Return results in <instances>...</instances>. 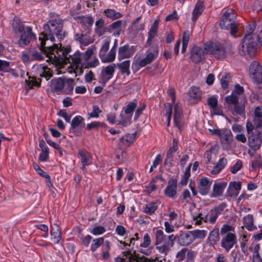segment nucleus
Returning a JSON list of instances; mask_svg holds the SVG:
<instances>
[{"label": "nucleus", "instance_id": "13d9d810", "mask_svg": "<svg viewBox=\"0 0 262 262\" xmlns=\"http://www.w3.org/2000/svg\"><path fill=\"white\" fill-rule=\"evenodd\" d=\"M219 215V214L214 209L211 210L207 214L209 223L211 224L215 223Z\"/></svg>", "mask_w": 262, "mask_h": 262}, {"label": "nucleus", "instance_id": "4be33fe9", "mask_svg": "<svg viewBox=\"0 0 262 262\" xmlns=\"http://www.w3.org/2000/svg\"><path fill=\"white\" fill-rule=\"evenodd\" d=\"M241 182L232 181L229 183L227 193L228 196L236 197L238 195L239 190L241 189Z\"/></svg>", "mask_w": 262, "mask_h": 262}, {"label": "nucleus", "instance_id": "473e14b6", "mask_svg": "<svg viewBox=\"0 0 262 262\" xmlns=\"http://www.w3.org/2000/svg\"><path fill=\"white\" fill-rule=\"evenodd\" d=\"M204 10L203 2L199 1L196 3L192 12V19L195 21L201 14Z\"/></svg>", "mask_w": 262, "mask_h": 262}, {"label": "nucleus", "instance_id": "c9c22d12", "mask_svg": "<svg viewBox=\"0 0 262 262\" xmlns=\"http://www.w3.org/2000/svg\"><path fill=\"white\" fill-rule=\"evenodd\" d=\"M76 40L84 46H88L93 41L92 37L86 34H77Z\"/></svg>", "mask_w": 262, "mask_h": 262}, {"label": "nucleus", "instance_id": "8fccbe9b", "mask_svg": "<svg viewBox=\"0 0 262 262\" xmlns=\"http://www.w3.org/2000/svg\"><path fill=\"white\" fill-rule=\"evenodd\" d=\"M191 164H190L185 170L184 174L182 176V178L180 181V184L182 185H185L187 184L188 179L190 176V168Z\"/></svg>", "mask_w": 262, "mask_h": 262}, {"label": "nucleus", "instance_id": "bf43d9fd", "mask_svg": "<svg viewBox=\"0 0 262 262\" xmlns=\"http://www.w3.org/2000/svg\"><path fill=\"white\" fill-rule=\"evenodd\" d=\"M105 231L106 230L104 227L98 226L94 227L91 231V233L94 235H99L104 233Z\"/></svg>", "mask_w": 262, "mask_h": 262}, {"label": "nucleus", "instance_id": "4c0bfd02", "mask_svg": "<svg viewBox=\"0 0 262 262\" xmlns=\"http://www.w3.org/2000/svg\"><path fill=\"white\" fill-rule=\"evenodd\" d=\"M116 58V50L112 47L110 51L104 55L101 60L103 63H108L113 61Z\"/></svg>", "mask_w": 262, "mask_h": 262}, {"label": "nucleus", "instance_id": "2f4dec72", "mask_svg": "<svg viewBox=\"0 0 262 262\" xmlns=\"http://www.w3.org/2000/svg\"><path fill=\"white\" fill-rule=\"evenodd\" d=\"M74 82L73 79H64V86L61 93L66 94H72L74 89Z\"/></svg>", "mask_w": 262, "mask_h": 262}, {"label": "nucleus", "instance_id": "a18cd8bd", "mask_svg": "<svg viewBox=\"0 0 262 262\" xmlns=\"http://www.w3.org/2000/svg\"><path fill=\"white\" fill-rule=\"evenodd\" d=\"M118 67L122 74H126L127 75H129L130 74V60H126L123 61L118 65Z\"/></svg>", "mask_w": 262, "mask_h": 262}, {"label": "nucleus", "instance_id": "5fc2aeb1", "mask_svg": "<svg viewBox=\"0 0 262 262\" xmlns=\"http://www.w3.org/2000/svg\"><path fill=\"white\" fill-rule=\"evenodd\" d=\"M158 179V177L153 179L146 186V190L148 194H150L152 191H155L157 189L156 183H157Z\"/></svg>", "mask_w": 262, "mask_h": 262}, {"label": "nucleus", "instance_id": "052dcab7", "mask_svg": "<svg viewBox=\"0 0 262 262\" xmlns=\"http://www.w3.org/2000/svg\"><path fill=\"white\" fill-rule=\"evenodd\" d=\"M187 251L188 249L185 248L177 253L176 258L178 262H181L185 259Z\"/></svg>", "mask_w": 262, "mask_h": 262}, {"label": "nucleus", "instance_id": "0eeeda50", "mask_svg": "<svg viewBox=\"0 0 262 262\" xmlns=\"http://www.w3.org/2000/svg\"><path fill=\"white\" fill-rule=\"evenodd\" d=\"M204 50L206 53L211 54L219 59H223L227 56V51L225 48L218 43L210 42L206 43Z\"/></svg>", "mask_w": 262, "mask_h": 262}, {"label": "nucleus", "instance_id": "2eb2a0df", "mask_svg": "<svg viewBox=\"0 0 262 262\" xmlns=\"http://www.w3.org/2000/svg\"><path fill=\"white\" fill-rule=\"evenodd\" d=\"M212 181L207 177L201 178L198 184L197 188L199 192L202 195H207L210 189Z\"/></svg>", "mask_w": 262, "mask_h": 262}, {"label": "nucleus", "instance_id": "774afa93", "mask_svg": "<svg viewBox=\"0 0 262 262\" xmlns=\"http://www.w3.org/2000/svg\"><path fill=\"white\" fill-rule=\"evenodd\" d=\"M253 123L256 127H262V116H254L253 117Z\"/></svg>", "mask_w": 262, "mask_h": 262}, {"label": "nucleus", "instance_id": "7c9ffc66", "mask_svg": "<svg viewBox=\"0 0 262 262\" xmlns=\"http://www.w3.org/2000/svg\"><path fill=\"white\" fill-rule=\"evenodd\" d=\"M40 84V80L36 77L29 76L28 79L26 80V90L29 91V90L34 87H38Z\"/></svg>", "mask_w": 262, "mask_h": 262}, {"label": "nucleus", "instance_id": "69168bd1", "mask_svg": "<svg viewBox=\"0 0 262 262\" xmlns=\"http://www.w3.org/2000/svg\"><path fill=\"white\" fill-rule=\"evenodd\" d=\"M262 167V157L260 156V158H255V160L251 162V167L253 170H255L257 167Z\"/></svg>", "mask_w": 262, "mask_h": 262}, {"label": "nucleus", "instance_id": "4d7b16f0", "mask_svg": "<svg viewBox=\"0 0 262 262\" xmlns=\"http://www.w3.org/2000/svg\"><path fill=\"white\" fill-rule=\"evenodd\" d=\"M137 104V103L136 100L129 102L127 105L124 108L125 113L127 114L132 113L134 109L136 108Z\"/></svg>", "mask_w": 262, "mask_h": 262}, {"label": "nucleus", "instance_id": "cd10ccee", "mask_svg": "<svg viewBox=\"0 0 262 262\" xmlns=\"http://www.w3.org/2000/svg\"><path fill=\"white\" fill-rule=\"evenodd\" d=\"M64 86V79L58 78L52 79L51 82L52 89L58 93L62 92Z\"/></svg>", "mask_w": 262, "mask_h": 262}, {"label": "nucleus", "instance_id": "e2e57ef3", "mask_svg": "<svg viewBox=\"0 0 262 262\" xmlns=\"http://www.w3.org/2000/svg\"><path fill=\"white\" fill-rule=\"evenodd\" d=\"M243 167V162L241 160H238L233 166L230 168V172L232 173H236Z\"/></svg>", "mask_w": 262, "mask_h": 262}, {"label": "nucleus", "instance_id": "0e129e2a", "mask_svg": "<svg viewBox=\"0 0 262 262\" xmlns=\"http://www.w3.org/2000/svg\"><path fill=\"white\" fill-rule=\"evenodd\" d=\"M99 63V62L98 59L96 57H94L92 58L90 61L89 60L87 62H86L84 67L87 68H95L98 66Z\"/></svg>", "mask_w": 262, "mask_h": 262}, {"label": "nucleus", "instance_id": "c03bdc74", "mask_svg": "<svg viewBox=\"0 0 262 262\" xmlns=\"http://www.w3.org/2000/svg\"><path fill=\"white\" fill-rule=\"evenodd\" d=\"M104 241V239L103 237L93 239L91 246V251L92 252L96 251L103 244Z\"/></svg>", "mask_w": 262, "mask_h": 262}, {"label": "nucleus", "instance_id": "6e6552de", "mask_svg": "<svg viewBox=\"0 0 262 262\" xmlns=\"http://www.w3.org/2000/svg\"><path fill=\"white\" fill-rule=\"evenodd\" d=\"M212 134L219 137L222 144L226 148L229 147L233 141V136L230 130L227 128L223 129H209Z\"/></svg>", "mask_w": 262, "mask_h": 262}, {"label": "nucleus", "instance_id": "a211bd4d", "mask_svg": "<svg viewBox=\"0 0 262 262\" xmlns=\"http://www.w3.org/2000/svg\"><path fill=\"white\" fill-rule=\"evenodd\" d=\"M78 155L81 159L82 169L84 170L85 169L86 166L92 164V155L89 152L84 149L79 150Z\"/></svg>", "mask_w": 262, "mask_h": 262}, {"label": "nucleus", "instance_id": "09e8293b", "mask_svg": "<svg viewBox=\"0 0 262 262\" xmlns=\"http://www.w3.org/2000/svg\"><path fill=\"white\" fill-rule=\"evenodd\" d=\"M158 208V205L156 203H149L144 207V212L146 214H152Z\"/></svg>", "mask_w": 262, "mask_h": 262}, {"label": "nucleus", "instance_id": "338daca9", "mask_svg": "<svg viewBox=\"0 0 262 262\" xmlns=\"http://www.w3.org/2000/svg\"><path fill=\"white\" fill-rule=\"evenodd\" d=\"M244 93V88L243 86L239 85V84H236L235 85V89L232 92V94H234L235 95L238 96L242 99V95Z\"/></svg>", "mask_w": 262, "mask_h": 262}, {"label": "nucleus", "instance_id": "680f3d73", "mask_svg": "<svg viewBox=\"0 0 262 262\" xmlns=\"http://www.w3.org/2000/svg\"><path fill=\"white\" fill-rule=\"evenodd\" d=\"M207 103L212 109H215L217 105V96L213 95L209 97L207 100Z\"/></svg>", "mask_w": 262, "mask_h": 262}, {"label": "nucleus", "instance_id": "49530a36", "mask_svg": "<svg viewBox=\"0 0 262 262\" xmlns=\"http://www.w3.org/2000/svg\"><path fill=\"white\" fill-rule=\"evenodd\" d=\"M159 22V19H156L154 24L151 25L150 30L148 32V40L151 39L156 36Z\"/></svg>", "mask_w": 262, "mask_h": 262}, {"label": "nucleus", "instance_id": "f3484780", "mask_svg": "<svg viewBox=\"0 0 262 262\" xmlns=\"http://www.w3.org/2000/svg\"><path fill=\"white\" fill-rule=\"evenodd\" d=\"M116 65L114 63L109 64L101 72V80L103 83H106L114 75L115 71Z\"/></svg>", "mask_w": 262, "mask_h": 262}, {"label": "nucleus", "instance_id": "c85d7f7f", "mask_svg": "<svg viewBox=\"0 0 262 262\" xmlns=\"http://www.w3.org/2000/svg\"><path fill=\"white\" fill-rule=\"evenodd\" d=\"M104 20L100 18L95 22V32L98 36L103 35L106 32V28L104 27Z\"/></svg>", "mask_w": 262, "mask_h": 262}, {"label": "nucleus", "instance_id": "20e7f679", "mask_svg": "<svg viewBox=\"0 0 262 262\" xmlns=\"http://www.w3.org/2000/svg\"><path fill=\"white\" fill-rule=\"evenodd\" d=\"M221 246L228 252L237 243L234 227L228 224L223 225L221 228Z\"/></svg>", "mask_w": 262, "mask_h": 262}, {"label": "nucleus", "instance_id": "bb28decb", "mask_svg": "<svg viewBox=\"0 0 262 262\" xmlns=\"http://www.w3.org/2000/svg\"><path fill=\"white\" fill-rule=\"evenodd\" d=\"M140 19V16L137 17L132 23L129 29L130 33L134 35H137L140 31H142L144 29V25L143 24H139Z\"/></svg>", "mask_w": 262, "mask_h": 262}, {"label": "nucleus", "instance_id": "603ef678", "mask_svg": "<svg viewBox=\"0 0 262 262\" xmlns=\"http://www.w3.org/2000/svg\"><path fill=\"white\" fill-rule=\"evenodd\" d=\"M176 152V151H173V150L169 148L166 153V158L164 161L165 165H169V166H171L172 165L173 161V157L174 155V153Z\"/></svg>", "mask_w": 262, "mask_h": 262}, {"label": "nucleus", "instance_id": "1a4fd4ad", "mask_svg": "<svg viewBox=\"0 0 262 262\" xmlns=\"http://www.w3.org/2000/svg\"><path fill=\"white\" fill-rule=\"evenodd\" d=\"M123 257L118 256L115 258L116 262H151L148 258L145 256L139 257L136 251L133 252L128 250L122 252Z\"/></svg>", "mask_w": 262, "mask_h": 262}, {"label": "nucleus", "instance_id": "7ed1b4c3", "mask_svg": "<svg viewBox=\"0 0 262 262\" xmlns=\"http://www.w3.org/2000/svg\"><path fill=\"white\" fill-rule=\"evenodd\" d=\"M12 27L13 31L19 37L17 43L19 47L24 48L28 46L32 40L36 39V35L33 32L32 27L25 26L18 18L14 19Z\"/></svg>", "mask_w": 262, "mask_h": 262}, {"label": "nucleus", "instance_id": "9b49d317", "mask_svg": "<svg viewBox=\"0 0 262 262\" xmlns=\"http://www.w3.org/2000/svg\"><path fill=\"white\" fill-rule=\"evenodd\" d=\"M158 55V52L157 50L149 49L146 51V56L144 58L135 59L133 66L138 68H142L150 63L155 60Z\"/></svg>", "mask_w": 262, "mask_h": 262}, {"label": "nucleus", "instance_id": "f257e3e1", "mask_svg": "<svg viewBox=\"0 0 262 262\" xmlns=\"http://www.w3.org/2000/svg\"><path fill=\"white\" fill-rule=\"evenodd\" d=\"M71 50L70 47H67L63 49L61 44L54 45V47L48 48L47 56L54 64H63L69 62L76 68H79L80 66L82 67L83 61L82 58V53L79 51H76L70 58H68V54Z\"/></svg>", "mask_w": 262, "mask_h": 262}, {"label": "nucleus", "instance_id": "f8f14e48", "mask_svg": "<svg viewBox=\"0 0 262 262\" xmlns=\"http://www.w3.org/2000/svg\"><path fill=\"white\" fill-rule=\"evenodd\" d=\"M132 116H107V119L112 124L127 126L131 123Z\"/></svg>", "mask_w": 262, "mask_h": 262}, {"label": "nucleus", "instance_id": "f03ea898", "mask_svg": "<svg viewBox=\"0 0 262 262\" xmlns=\"http://www.w3.org/2000/svg\"><path fill=\"white\" fill-rule=\"evenodd\" d=\"M63 23L62 20L57 16L54 19H52L43 26L45 32L39 34V40L40 41L41 49L47 55L48 48L54 47L55 43L46 47L47 42L50 41L53 43L55 41V36L59 41H61L64 37V32L62 31Z\"/></svg>", "mask_w": 262, "mask_h": 262}, {"label": "nucleus", "instance_id": "e433bc0d", "mask_svg": "<svg viewBox=\"0 0 262 262\" xmlns=\"http://www.w3.org/2000/svg\"><path fill=\"white\" fill-rule=\"evenodd\" d=\"M104 14L107 18L112 20H115L120 18L123 16V15L118 12H116L113 9H107L104 11Z\"/></svg>", "mask_w": 262, "mask_h": 262}, {"label": "nucleus", "instance_id": "423d86ee", "mask_svg": "<svg viewBox=\"0 0 262 262\" xmlns=\"http://www.w3.org/2000/svg\"><path fill=\"white\" fill-rule=\"evenodd\" d=\"M256 35L253 33H247L242 39V46L239 51L242 54L246 53L250 56H254L257 51V42L256 41Z\"/></svg>", "mask_w": 262, "mask_h": 262}, {"label": "nucleus", "instance_id": "864d4df0", "mask_svg": "<svg viewBox=\"0 0 262 262\" xmlns=\"http://www.w3.org/2000/svg\"><path fill=\"white\" fill-rule=\"evenodd\" d=\"M93 54V50L91 48H88L84 53H82V58L83 61L82 63V67L85 65V63L87 62L92 57Z\"/></svg>", "mask_w": 262, "mask_h": 262}, {"label": "nucleus", "instance_id": "b1692460", "mask_svg": "<svg viewBox=\"0 0 262 262\" xmlns=\"http://www.w3.org/2000/svg\"><path fill=\"white\" fill-rule=\"evenodd\" d=\"M227 186V182H222L220 183H215L213 187V193L211 194V197L220 196L223 195V192L225 188Z\"/></svg>", "mask_w": 262, "mask_h": 262}, {"label": "nucleus", "instance_id": "37998d69", "mask_svg": "<svg viewBox=\"0 0 262 262\" xmlns=\"http://www.w3.org/2000/svg\"><path fill=\"white\" fill-rule=\"evenodd\" d=\"M239 99H241V98L239 96L231 93V95L225 97V102L228 105H235L238 103Z\"/></svg>", "mask_w": 262, "mask_h": 262}, {"label": "nucleus", "instance_id": "c756f323", "mask_svg": "<svg viewBox=\"0 0 262 262\" xmlns=\"http://www.w3.org/2000/svg\"><path fill=\"white\" fill-rule=\"evenodd\" d=\"M244 225L249 231H253L257 229V227L254 225V220L253 215L248 214L243 217Z\"/></svg>", "mask_w": 262, "mask_h": 262}, {"label": "nucleus", "instance_id": "72a5a7b5", "mask_svg": "<svg viewBox=\"0 0 262 262\" xmlns=\"http://www.w3.org/2000/svg\"><path fill=\"white\" fill-rule=\"evenodd\" d=\"M208 240L212 245H216L220 241V230L216 228L212 230L208 236Z\"/></svg>", "mask_w": 262, "mask_h": 262}, {"label": "nucleus", "instance_id": "aec40b11", "mask_svg": "<svg viewBox=\"0 0 262 262\" xmlns=\"http://www.w3.org/2000/svg\"><path fill=\"white\" fill-rule=\"evenodd\" d=\"M190 57L192 61L195 63L201 62L204 58L203 50L199 47H193L191 51Z\"/></svg>", "mask_w": 262, "mask_h": 262}, {"label": "nucleus", "instance_id": "58836bf2", "mask_svg": "<svg viewBox=\"0 0 262 262\" xmlns=\"http://www.w3.org/2000/svg\"><path fill=\"white\" fill-rule=\"evenodd\" d=\"M84 124V119L81 116H76L71 121L70 130H74L78 127H82Z\"/></svg>", "mask_w": 262, "mask_h": 262}, {"label": "nucleus", "instance_id": "a878e982", "mask_svg": "<svg viewBox=\"0 0 262 262\" xmlns=\"http://www.w3.org/2000/svg\"><path fill=\"white\" fill-rule=\"evenodd\" d=\"M191 231L183 232L180 234L179 237V242L181 246H188L193 242Z\"/></svg>", "mask_w": 262, "mask_h": 262}, {"label": "nucleus", "instance_id": "3c124183", "mask_svg": "<svg viewBox=\"0 0 262 262\" xmlns=\"http://www.w3.org/2000/svg\"><path fill=\"white\" fill-rule=\"evenodd\" d=\"M231 80V75L229 73H224L222 75L221 83L224 89L228 88V83Z\"/></svg>", "mask_w": 262, "mask_h": 262}, {"label": "nucleus", "instance_id": "f704fd0d", "mask_svg": "<svg viewBox=\"0 0 262 262\" xmlns=\"http://www.w3.org/2000/svg\"><path fill=\"white\" fill-rule=\"evenodd\" d=\"M110 42L111 38L110 37H106L103 40L101 47L99 53L100 59L104 57V55L107 53L110 48Z\"/></svg>", "mask_w": 262, "mask_h": 262}, {"label": "nucleus", "instance_id": "79ce46f5", "mask_svg": "<svg viewBox=\"0 0 262 262\" xmlns=\"http://www.w3.org/2000/svg\"><path fill=\"white\" fill-rule=\"evenodd\" d=\"M136 138V133L129 134L125 135L120 138V141L125 146H128L132 144Z\"/></svg>", "mask_w": 262, "mask_h": 262}, {"label": "nucleus", "instance_id": "6ab92c4d", "mask_svg": "<svg viewBox=\"0 0 262 262\" xmlns=\"http://www.w3.org/2000/svg\"><path fill=\"white\" fill-rule=\"evenodd\" d=\"M77 19L81 26L86 30L90 29L94 22L93 17L90 14L79 16Z\"/></svg>", "mask_w": 262, "mask_h": 262}, {"label": "nucleus", "instance_id": "4468645a", "mask_svg": "<svg viewBox=\"0 0 262 262\" xmlns=\"http://www.w3.org/2000/svg\"><path fill=\"white\" fill-rule=\"evenodd\" d=\"M249 146L254 150H258L261 144V133L255 130L254 133L249 135L248 137Z\"/></svg>", "mask_w": 262, "mask_h": 262}, {"label": "nucleus", "instance_id": "de8ad7c7", "mask_svg": "<svg viewBox=\"0 0 262 262\" xmlns=\"http://www.w3.org/2000/svg\"><path fill=\"white\" fill-rule=\"evenodd\" d=\"M246 102V99L245 98H243V100H241L240 103H237L235 105H234V110L235 113L237 114L238 115H242L245 113V104Z\"/></svg>", "mask_w": 262, "mask_h": 262}, {"label": "nucleus", "instance_id": "6e6d98bb", "mask_svg": "<svg viewBox=\"0 0 262 262\" xmlns=\"http://www.w3.org/2000/svg\"><path fill=\"white\" fill-rule=\"evenodd\" d=\"M156 249L161 253H164L166 255L168 252L170 250V245L168 244L164 243L162 245L157 246Z\"/></svg>", "mask_w": 262, "mask_h": 262}, {"label": "nucleus", "instance_id": "5701e85b", "mask_svg": "<svg viewBox=\"0 0 262 262\" xmlns=\"http://www.w3.org/2000/svg\"><path fill=\"white\" fill-rule=\"evenodd\" d=\"M36 74L40 77H45L47 80L52 76L50 69L43 64H39L35 67Z\"/></svg>", "mask_w": 262, "mask_h": 262}, {"label": "nucleus", "instance_id": "dca6fc26", "mask_svg": "<svg viewBox=\"0 0 262 262\" xmlns=\"http://www.w3.org/2000/svg\"><path fill=\"white\" fill-rule=\"evenodd\" d=\"M202 93L200 89L196 86H191L188 92V101L190 103H195L200 101Z\"/></svg>", "mask_w": 262, "mask_h": 262}, {"label": "nucleus", "instance_id": "39448f33", "mask_svg": "<svg viewBox=\"0 0 262 262\" xmlns=\"http://www.w3.org/2000/svg\"><path fill=\"white\" fill-rule=\"evenodd\" d=\"M236 18L234 10L228 9L223 14L220 26L223 29L230 30L231 35L234 36L238 31L237 26L235 23Z\"/></svg>", "mask_w": 262, "mask_h": 262}, {"label": "nucleus", "instance_id": "393cba45", "mask_svg": "<svg viewBox=\"0 0 262 262\" xmlns=\"http://www.w3.org/2000/svg\"><path fill=\"white\" fill-rule=\"evenodd\" d=\"M177 181L172 180L168 182V184L164 192L165 195L169 198H173L177 194Z\"/></svg>", "mask_w": 262, "mask_h": 262}, {"label": "nucleus", "instance_id": "ea45409f", "mask_svg": "<svg viewBox=\"0 0 262 262\" xmlns=\"http://www.w3.org/2000/svg\"><path fill=\"white\" fill-rule=\"evenodd\" d=\"M156 243L155 245L158 246L164 242L166 239V235L161 229H158L155 232Z\"/></svg>", "mask_w": 262, "mask_h": 262}, {"label": "nucleus", "instance_id": "a19ab883", "mask_svg": "<svg viewBox=\"0 0 262 262\" xmlns=\"http://www.w3.org/2000/svg\"><path fill=\"white\" fill-rule=\"evenodd\" d=\"M190 233H191L194 241L195 239H204L207 235V232L205 230H191Z\"/></svg>", "mask_w": 262, "mask_h": 262}, {"label": "nucleus", "instance_id": "412c9836", "mask_svg": "<svg viewBox=\"0 0 262 262\" xmlns=\"http://www.w3.org/2000/svg\"><path fill=\"white\" fill-rule=\"evenodd\" d=\"M50 234L51 239L55 244H59L62 238L61 231L60 227L57 224H54L51 226Z\"/></svg>", "mask_w": 262, "mask_h": 262}, {"label": "nucleus", "instance_id": "ddd939ff", "mask_svg": "<svg viewBox=\"0 0 262 262\" xmlns=\"http://www.w3.org/2000/svg\"><path fill=\"white\" fill-rule=\"evenodd\" d=\"M136 51V47L125 45L119 47L118 50V59H123L131 57Z\"/></svg>", "mask_w": 262, "mask_h": 262}, {"label": "nucleus", "instance_id": "9d476101", "mask_svg": "<svg viewBox=\"0 0 262 262\" xmlns=\"http://www.w3.org/2000/svg\"><path fill=\"white\" fill-rule=\"evenodd\" d=\"M249 76L254 84L262 80V67L256 61H253L249 66Z\"/></svg>", "mask_w": 262, "mask_h": 262}]
</instances>
